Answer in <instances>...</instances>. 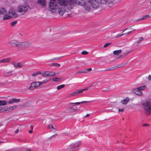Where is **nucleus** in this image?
I'll return each mask as SVG.
<instances>
[{"label":"nucleus","instance_id":"nucleus-1","mask_svg":"<svg viewBox=\"0 0 151 151\" xmlns=\"http://www.w3.org/2000/svg\"><path fill=\"white\" fill-rule=\"evenodd\" d=\"M86 5L85 6L86 9L89 11L91 9V5L94 8L96 9L99 6V4L96 0H86Z\"/></svg>","mask_w":151,"mask_h":151},{"label":"nucleus","instance_id":"nucleus-2","mask_svg":"<svg viewBox=\"0 0 151 151\" xmlns=\"http://www.w3.org/2000/svg\"><path fill=\"white\" fill-rule=\"evenodd\" d=\"M59 4L61 6L67 7L68 10L72 9V5L74 3V0H57Z\"/></svg>","mask_w":151,"mask_h":151},{"label":"nucleus","instance_id":"nucleus-3","mask_svg":"<svg viewBox=\"0 0 151 151\" xmlns=\"http://www.w3.org/2000/svg\"><path fill=\"white\" fill-rule=\"evenodd\" d=\"M92 102L90 101H83L81 102L76 103H70L68 104V105L70 106L69 108L70 109V111L71 112H74L78 110V108L76 106V105H79L85 103H89Z\"/></svg>","mask_w":151,"mask_h":151},{"label":"nucleus","instance_id":"nucleus-4","mask_svg":"<svg viewBox=\"0 0 151 151\" xmlns=\"http://www.w3.org/2000/svg\"><path fill=\"white\" fill-rule=\"evenodd\" d=\"M142 105L147 114L151 113V103L149 101H146L143 103Z\"/></svg>","mask_w":151,"mask_h":151},{"label":"nucleus","instance_id":"nucleus-5","mask_svg":"<svg viewBox=\"0 0 151 151\" xmlns=\"http://www.w3.org/2000/svg\"><path fill=\"white\" fill-rule=\"evenodd\" d=\"M146 86H141L136 88H134L132 90V92L136 95L141 96L142 94V90H144L146 88Z\"/></svg>","mask_w":151,"mask_h":151},{"label":"nucleus","instance_id":"nucleus-6","mask_svg":"<svg viewBox=\"0 0 151 151\" xmlns=\"http://www.w3.org/2000/svg\"><path fill=\"white\" fill-rule=\"evenodd\" d=\"M29 7L28 5H22L19 6L17 8V10L19 13L22 14H24L28 10Z\"/></svg>","mask_w":151,"mask_h":151},{"label":"nucleus","instance_id":"nucleus-7","mask_svg":"<svg viewBox=\"0 0 151 151\" xmlns=\"http://www.w3.org/2000/svg\"><path fill=\"white\" fill-rule=\"evenodd\" d=\"M50 9L52 10H55L58 8V5L56 2H53V1H50L49 3Z\"/></svg>","mask_w":151,"mask_h":151},{"label":"nucleus","instance_id":"nucleus-8","mask_svg":"<svg viewBox=\"0 0 151 151\" xmlns=\"http://www.w3.org/2000/svg\"><path fill=\"white\" fill-rule=\"evenodd\" d=\"M8 44H10L12 45V46H15L18 48L22 47L21 42H18L17 40H13L9 42Z\"/></svg>","mask_w":151,"mask_h":151},{"label":"nucleus","instance_id":"nucleus-9","mask_svg":"<svg viewBox=\"0 0 151 151\" xmlns=\"http://www.w3.org/2000/svg\"><path fill=\"white\" fill-rule=\"evenodd\" d=\"M38 82L35 81L32 82L30 84V85L28 88L29 90H32L37 88L40 86L38 85Z\"/></svg>","mask_w":151,"mask_h":151},{"label":"nucleus","instance_id":"nucleus-10","mask_svg":"<svg viewBox=\"0 0 151 151\" xmlns=\"http://www.w3.org/2000/svg\"><path fill=\"white\" fill-rule=\"evenodd\" d=\"M74 3L78 5L83 6L85 5H86V3L84 0H74Z\"/></svg>","mask_w":151,"mask_h":151},{"label":"nucleus","instance_id":"nucleus-11","mask_svg":"<svg viewBox=\"0 0 151 151\" xmlns=\"http://www.w3.org/2000/svg\"><path fill=\"white\" fill-rule=\"evenodd\" d=\"M80 142H79L78 143L76 144H72L70 145L69 147V149L73 150V149L77 148L79 147L81 144Z\"/></svg>","mask_w":151,"mask_h":151},{"label":"nucleus","instance_id":"nucleus-12","mask_svg":"<svg viewBox=\"0 0 151 151\" xmlns=\"http://www.w3.org/2000/svg\"><path fill=\"white\" fill-rule=\"evenodd\" d=\"M87 89H88L87 88H85V89H79L78 90H76L75 92H74L72 93H70V96H76V94L82 93L83 92V91H84L86 90H87Z\"/></svg>","mask_w":151,"mask_h":151},{"label":"nucleus","instance_id":"nucleus-13","mask_svg":"<svg viewBox=\"0 0 151 151\" xmlns=\"http://www.w3.org/2000/svg\"><path fill=\"white\" fill-rule=\"evenodd\" d=\"M20 101V99H16V98L12 99L9 101L8 102L9 104H12L14 102L18 103Z\"/></svg>","mask_w":151,"mask_h":151},{"label":"nucleus","instance_id":"nucleus-14","mask_svg":"<svg viewBox=\"0 0 151 151\" xmlns=\"http://www.w3.org/2000/svg\"><path fill=\"white\" fill-rule=\"evenodd\" d=\"M124 66V64H120L118 65L116 67L114 66V67H111L110 68H109L108 69L105 70H104V71H107V70H112L115 69L117 68H118L121 67H122Z\"/></svg>","mask_w":151,"mask_h":151},{"label":"nucleus","instance_id":"nucleus-15","mask_svg":"<svg viewBox=\"0 0 151 151\" xmlns=\"http://www.w3.org/2000/svg\"><path fill=\"white\" fill-rule=\"evenodd\" d=\"M37 3L40 5L44 6H46V1L45 0H38Z\"/></svg>","mask_w":151,"mask_h":151},{"label":"nucleus","instance_id":"nucleus-16","mask_svg":"<svg viewBox=\"0 0 151 151\" xmlns=\"http://www.w3.org/2000/svg\"><path fill=\"white\" fill-rule=\"evenodd\" d=\"M31 43L28 42H21L22 47L24 46L25 47H27L30 45Z\"/></svg>","mask_w":151,"mask_h":151},{"label":"nucleus","instance_id":"nucleus-17","mask_svg":"<svg viewBox=\"0 0 151 151\" xmlns=\"http://www.w3.org/2000/svg\"><path fill=\"white\" fill-rule=\"evenodd\" d=\"M49 71H46L44 72L43 73H41V75L43 77L44 76H47L48 77H51V76L52 75L51 74L50 75L49 74Z\"/></svg>","mask_w":151,"mask_h":151},{"label":"nucleus","instance_id":"nucleus-18","mask_svg":"<svg viewBox=\"0 0 151 151\" xmlns=\"http://www.w3.org/2000/svg\"><path fill=\"white\" fill-rule=\"evenodd\" d=\"M64 9L62 7L59 8L58 9V13L60 15H63L64 13Z\"/></svg>","mask_w":151,"mask_h":151},{"label":"nucleus","instance_id":"nucleus-19","mask_svg":"<svg viewBox=\"0 0 151 151\" xmlns=\"http://www.w3.org/2000/svg\"><path fill=\"white\" fill-rule=\"evenodd\" d=\"M151 17V15H150V14L145 15V16H143L142 18H140V19L137 20V21H139V20H142L146 19H147L149 18H150Z\"/></svg>","mask_w":151,"mask_h":151},{"label":"nucleus","instance_id":"nucleus-20","mask_svg":"<svg viewBox=\"0 0 151 151\" xmlns=\"http://www.w3.org/2000/svg\"><path fill=\"white\" fill-rule=\"evenodd\" d=\"M9 14L14 18H16L18 17V14L16 13L14 11H12L10 12H9Z\"/></svg>","mask_w":151,"mask_h":151},{"label":"nucleus","instance_id":"nucleus-21","mask_svg":"<svg viewBox=\"0 0 151 151\" xmlns=\"http://www.w3.org/2000/svg\"><path fill=\"white\" fill-rule=\"evenodd\" d=\"M129 99L128 98H126L121 101V103L123 104H126L129 101Z\"/></svg>","mask_w":151,"mask_h":151},{"label":"nucleus","instance_id":"nucleus-22","mask_svg":"<svg viewBox=\"0 0 151 151\" xmlns=\"http://www.w3.org/2000/svg\"><path fill=\"white\" fill-rule=\"evenodd\" d=\"M121 52L122 50H118L114 51L113 52V53L114 55H118L120 53H121Z\"/></svg>","mask_w":151,"mask_h":151},{"label":"nucleus","instance_id":"nucleus-23","mask_svg":"<svg viewBox=\"0 0 151 151\" xmlns=\"http://www.w3.org/2000/svg\"><path fill=\"white\" fill-rule=\"evenodd\" d=\"M100 2L102 4H106L110 3V2L108 0H100Z\"/></svg>","mask_w":151,"mask_h":151},{"label":"nucleus","instance_id":"nucleus-24","mask_svg":"<svg viewBox=\"0 0 151 151\" xmlns=\"http://www.w3.org/2000/svg\"><path fill=\"white\" fill-rule=\"evenodd\" d=\"M12 108V107L11 106L10 107L7 106L5 108V112H7L12 111V110H13V109Z\"/></svg>","mask_w":151,"mask_h":151},{"label":"nucleus","instance_id":"nucleus-25","mask_svg":"<svg viewBox=\"0 0 151 151\" xmlns=\"http://www.w3.org/2000/svg\"><path fill=\"white\" fill-rule=\"evenodd\" d=\"M7 102L5 101L0 100V106H4L7 104Z\"/></svg>","mask_w":151,"mask_h":151},{"label":"nucleus","instance_id":"nucleus-26","mask_svg":"<svg viewBox=\"0 0 151 151\" xmlns=\"http://www.w3.org/2000/svg\"><path fill=\"white\" fill-rule=\"evenodd\" d=\"M2 63H7L9 62L10 61V59L9 58H8L5 59H4L2 60H1Z\"/></svg>","mask_w":151,"mask_h":151},{"label":"nucleus","instance_id":"nucleus-27","mask_svg":"<svg viewBox=\"0 0 151 151\" xmlns=\"http://www.w3.org/2000/svg\"><path fill=\"white\" fill-rule=\"evenodd\" d=\"M12 18V17L7 15H5L3 17V19L6 20Z\"/></svg>","mask_w":151,"mask_h":151},{"label":"nucleus","instance_id":"nucleus-28","mask_svg":"<svg viewBox=\"0 0 151 151\" xmlns=\"http://www.w3.org/2000/svg\"><path fill=\"white\" fill-rule=\"evenodd\" d=\"M49 65L50 66H55L57 67H59L60 66V65L59 64H58V63H53L52 64H49Z\"/></svg>","mask_w":151,"mask_h":151},{"label":"nucleus","instance_id":"nucleus-29","mask_svg":"<svg viewBox=\"0 0 151 151\" xmlns=\"http://www.w3.org/2000/svg\"><path fill=\"white\" fill-rule=\"evenodd\" d=\"M39 74H41V73L40 71H37L32 74V76L34 77Z\"/></svg>","mask_w":151,"mask_h":151},{"label":"nucleus","instance_id":"nucleus-30","mask_svg":"<svg viewBox=\"0 0 151 151\" xmlns=\"http://www.w3.org/2000/svg\"><path fill=\"white\" fill-rule=\"evenodd\" d=\"M6 12V10L3 8L0 9V15L4 14Z\"/></svg>","mask_w":151,"mask_h":151},{"label":"nucleus","instance_id":"nucleus-31","mask_svg":"<svg viewBox=\"0 0 151 151\" xmlns=\"http://www.w3.org/2000/svg\"><path fill=\"white\" fill-rule=\"evenodd\" d=\"M48 81V80H45L42 81V82H38V85L39 86H41V85L44 84L45 83H46Z\"/></svg>","mask_w":151,"mask_h":151},{"label":"nucleus","instance_id":"nucleus-32","mask_svg":"<svg viewBox=\"0 0 151 151\" xmlns=\"http://www.w3.org/2000/svg\"><path fill=\"white\" fill-rule=\"evenodd\" d=\"M65 86L64 84H62L61 85L58 86L57 87V89L58 90H59L62 88H64Z\"/></svg>","mask_w":151,"mask_h":151},{"label":"nucleus","instance_id":"nucleus-33","mask_svg":"<svg viewBox=\"0 0 151 151\" xmlns=\"http://www.w3.org/2000/svg\"><path fill=\"white\" fill-rule=\"evenodd\" d=\"M87 72V71H86V70H81L78 71L76 72V73H86Z\"/></svg>","mask_w":151,"mask_h":151},{"label":"nucleus","instance_id":"nucleus-34","mask_svg":"<svg viewBox=\"0 0 151 151\" xmlns=\"http://www.w3.org/2000/svg\"><path fill=\"white\" fill-rule=\"evenodd\" d=\"M144 38L142 37H141L139 38V40L137 41V44L139 43L142 41L144 40Z\"/></svg>","mask_w":151,"mask_h":151},{"label":"nucleus","instance_id":"nucleus-35","mask_svg":"<svg viewBox=\"0 0 151 151\" xmlns=\"http://www.w3.org/2000/svg\"><path fill=\"white\" fill-rule=\"evenodd\" d=\"M17 21H15L12 22L11 25L12 26H15V25L17 23Z\"/></svg>","mask_w":151,"mask_h":151},{"label":"nucleus","instance_id":"nucleus-36","mask_svg":"<svg viewBox=\"0 0 151 151\" xmlns=\"http://www.w3.org/2000/svg\"><path fill=\"white\" fill-rule=\"evenodd\" d=\"M12 71H10L9 72H7V73H4V74L6 76H9V75H11L12 74Z\"/></svg>","mask_w":151,"mask_h":151},{"label":"nucleus","instance_id":"nucleus-37","mask_svg":"<svg viewBox=\"0 0 151 151\" xmlns=\"http://www.w3.org/2000/svg\"><path fill=\"white\" fill-rule=\"evenodd\" d=\"M111 42L106 43L104 45V47H106L107 46H109V45H111Z\"/></svg>","mask_w":151,"mask_h":151},{"label":"nucleus","instance_id":"nucleus-38","mask_svg":"<svg viewBox=\"0 0 151 151\" xmlns=\"http://www.w3.org/2000/svg\"><path fill=\"white\" fill-rule=\"evenodd\" d=\"M50 75H52L51 76H55V73L53 71H49V73Z\"/></svg>","mask_w":151,"mask_h":151},{"label":"nucleus","instance_id":"nucleus-39","mask_svg":"<svg viewBox=\"0 0 151 151\" xmlns=\"http://www.w3.org/2000/svg\"><path fill=\"white\" fill-rule=\"evenodd\" d=\"M88 53V52L86 51H83L81 52V54L83 55H86Z\"/></svg>","mask_w":151,"mask_h":151},{"label":"nucleus","instance_id":"nucleus-40","mask_svg":"<svg viewBox=\"0 0 151 151\" xmlns=\"http://www.w3.org/2000/svg\"><path fill=\"white\" fill-rule=\"evenodd\" d=\"M52 81L54 82L58 81L57 78H52Z\"/></svg>","mask_w":151,"mask_h":151},{"label":"nucleus","instance_id":"nucleus-41","mask_svg":"<svg viewBox=\"0 0 151 151\" xmlns=\"http://www.w3.org/2000/svg\"><path fill=\"white\" fill-rule=\"evenodd\" d=\"M17 67L19 68H21L22 66V64L21 63H17Z\"/></svg>","mask_w":151,"mask_h":151},{"label":"nucleus","instance_id":"nucleus-42","mask_svg":"<svg viewBox=\"0 0 151 151\" xmlns=\"http://www.w3.org/2000/svg\"><path fill=\"white\" fill-rule=\"evenodd\" d=\"M5 112V108L0 109V112Z\"/></svg>","mask_w":151,"mask_h":151},{"label":"nucleus","instance_id":"nucleus-43","mask_svg":"<svg viewBox=\"0 0 151 151\" xmlns=\"http://www.w3.org/2000/svg\"><path fill=\"white\" fill-rule=\"evenodd\" d=\"M62 57H60L59 58H55L53 59H51L50 60H58L60 58H61Z\"/></svg>","mask_w":151,"mask_h":151},{"label":"nucleus","instance_id":"nucleus-44","mask_svg":"<svg viewBox=\"0 0 151 151\" xmlns=\"http://www.w3.org/2000/svg\"><path fill=\"white\" fill-rule=\"evenodd\" d=\"M128 53H125V55H124V56H123L122 55H120V56H119V58H123L124 56H125V55H127V54Z\"/></svg>","mask_w":151,"mask_h":151},{"label":"nucleus","instance_id":"nucleus-45","mask_svg":"<svg viewBox=\"0 0 151 151\" xmlns=\"http://www.w3.org/2000/svg\"><path fill=\"white\" fill-rule=\"evenodd\" d=\"M16 62H13L12 63V65H13L15 68H17V66L16 65Z\"/></svg>","mask_w":151,"mask_h":151},{"label":"nucleus","instance_id":"nucleus-46","mask_svg":"<svg viewBox=\"0 0 151 151\" xmlns=\"http://www.w3.org/2000/svg\"><path fill=\"white\" fill-rule=\"evenodd\" d=\"M50 127H51V128L52 129H55V128L53 127V126L52 124H50L49 125V126L48 128H50Z\"/></svg>","mask_w":151,"mask_h":151},{"label":"nucleus","instance_id":"nucleus-47","mask_svg":"<svg viewBox=\"0 0 151 151\" xmlns=\"http://www.w3.org/2000/svg\"><path fill=\"white\" fill-rule=\"evenodd\" d=\"M118 111L119 112L121 111H124V108H122V109H118Z\"/></svg>","mask_w":151,"mask_h":151},{"label":"nucleus","instance_id":"nucleus-48","mask_svg":"<svg viewBox=\"0 0 151 151\" xmlns=\"http://www.w3.org/2000/svg\"><path fill=\"white\" fill-rule=\"evenodd\" d=\"M126 34H125V33H124V34H122L121 35H120L119 34H118V35H116V37H119L120 36H122V35H126Z\"/></svg>","mask_w":151,"mask_h":151},{"label":"nucleus","instance_id":"nucleus-49","mask_svg":"<svg viewBox=\"0 0 151 151\" xmlns=\"http://www.w3.org/2000/svg\"><path fill=\"white\" fill-rule=\"evenodd\" d=\"M134 30H135V29L133 31H130V32H127V33H126V34L125 35H129L130 33H132V32H133V31H134Z\"/></svg>","mask_w":151,"mask_h":151},{"label":"nucleus","instance_id":"nucleus-50","mask_svg":"<svg viewBox=\"0 0 151 151\" xmlns=\"http://www.w3.org/2000/svg\"><path fill=\"white\" fill-rule=\"evenodd\" d=\"M148 79L149 81H150L151 80V76L150 75H149L148 77Z\"/></svg>","mask_w":151,"mask_h":151},{"label":"nucleus","instance_id":"nucleus-51","mask_svg":"<svg viewBox=\"0 0 151 151\" xmlns=\"http://www.w3.org/2000/svg\"><path fill=\"white\" fill-rule=\"evenodd\" d=\"M11 107H12V108L13 109V110L14 109H16L17 108V106H11Z\"/></svg>","mask_w":151,"mask_h":151},{"label":"nucleus","instance_id":"nucleus-52","mask_svg":"<svg viewBox=\"0 0 151 151\" xmlns=\"http://www.w3.org/2000/svg\"><path fill=\"white\" fill-rule=\"evenodd\" d=\"M85 70H86V71H87V70L88 71H91L92 70V69L91 68H88L87 69H85Z\"/></svg>","mask_w":151,"mask_h":151},{"label":"nucleus","instance_id":"nucleus-53","mask_svg":"<svg viewBox=\"0 0 151 151\" xmlns=\"http://www.w3.org/2000/svg\"><path fill=\"white\" fill-rule=\"evenodd\" d=\"M19 132V129H17L15 131V134H17Z\"/></svg>","mask_w":151,"mask_h":151},{"label":"nucleus","instance_id":"nucleus-54","mask_svg":"<svg viewBox=\"0 0 151 151\" xmlns=\"http://www.w3.org/2000/svg\"><path fill=\"white\" fill-rule=\"evenodd\" d=\"M57 134H55V135H52V136L50 137V138H49V139H51L53 137H54L55 135H56Z\"/></svg>","mask_w":151,"mask_h":151},{"label":"nucleus","instance_id":"nucleus-55","mask_svg":"<svg viewBox=\"0 0 151 151\" xmlns=\"http://www.w3.org/2000/svg\"><path fill=\"white\" fill-rule=\"evenodd\" d=\"M143 126H148V125L147 124H144L143 125Z\"/></svg>","mask_w":151,"mask_h":151},{"label":"nucleus","instance_id":"nucleus-56","mask_svg":"<svg viewBox=\"0 0 151 151\" xmlns=\"http://www.w3.org/2000/svg\"><path fill=\"white\" fill-rule=\"evenodd\" d=\"M58 79V81H60V80H61L62 79V78H57Z\"/></svg>","mask_w":151,"mask_h":151},{"label":"nucleus","instance_id":"nucleus-57","mask_svg":"<svg viewBox=\"0 0 151 151\" xmlns=\"http://www.w3.org/2000/svg\"><path fill=\"white\" fill-rule=\"evenodd\" d=\"M97 82H96V83H94L93 84H91V85L90 86H89L91 87V86H93V85L94 84H97Z\"/></svg>","mask_w":151,"mask_h":151},{"label":"nucleus","instance_id":"nucleus-58","mask_svg":"<svg viewBox=\"0 0 151 151\" xmlns=\"http://www.w3.org/2000/svg\"><path fill=\"white\" fill-rule=\"evenodd\" d=\"M33 126H30V128L31 129V130H33Z\"/></svg>","mask_w":151,"mask_h":151},{"label":"nucleus","instance_id":"nucleus-59","mask_svg":"<svg viewBox=\"0 0 151 151\" xmlns=\"http://www.w3.org/2000/svg\"><path fill=\"white\" fill-rule=\"evenodd\" d=\"M32 132L33 131L32 130H30L29 131V132L30 134L32 133Z\"/></svg>","mask_w":151,"mask_h":151},{"label":"nucleus","instance_id":"nucleus-60","mask_svg":"<svg viewBox=\"0 0 151 151\" xmlns=\"http://www.w3.org/2000/svg\"><path fill=\"white\" fill-rule=\"evenodd\" d=\"M128 27L127 28H126L125 29V30H124V31H123V32H124L126 30H127V29H129L130 28V27Z\"/></svg>","mask_w":151,"mask_h":151},{"label":"nucleus","instance_id":"nucleus-61","mask_svg":"<svg viewBox=\"0 0 151 151\" xmlns=\"http://www.w3.org/2000/svg\"><path fill=\"white\" fill-rule=\"evenodd\" d=\"M89 116V114H87V115H86L85 116V117H88V116Z\"/></svg>","mask_w":151,"mask_h":151},{"label":"nucleus","instance_id":"nucleus-62","mask_svg":"<svg viewBox=\"0 0 151 151\" xmlns=\"http://www.w3.org/2000/svg\"><path fill=\"white\" fill-rule=\"evenodd\" d=\"M56 0H50V1H53V2H56Z\"/></svg>","mask_w":151,"mask_h":151},{"label":"nucleus","instance_id":"nucleus-63","mask_svg":"<svg viewBox=\"0 0 151 151\" xmlns=\"http://www.w3.org/2000/svg\"><path fill=\"white\" fill-rule=\"evenodd\" d=\"M0 63H1V60H0Z\"/></svg>","mask_w":151,"mask_h":151},{"label":"nucleus","instance_id":"nucleus-64","mask_svg":"<svg viewBox=\"0 0 151 151\" xmlns=\"http://www.w3.org/2000/svg\"><path fill=\"white\" fill-rule=\"evenodd\" d=\"M2 142L0 141V144Z\"/></svg>","mask_w":151,"mask_h":151}]
</instances>
